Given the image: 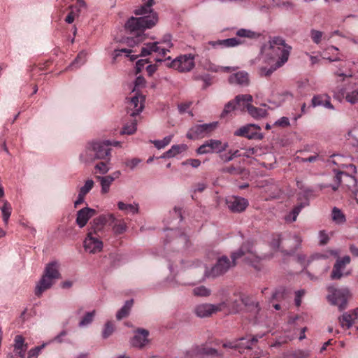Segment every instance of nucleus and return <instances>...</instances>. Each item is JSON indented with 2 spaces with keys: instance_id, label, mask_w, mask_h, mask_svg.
Masks as SVG:
<instances>
[{
  "instance_id": "1",
  "label": "nucleus",
  "mask_w": 358,
  "mask_h": 358,
  "mask_svg": "<svg viewBox=\"0 0 358 358\" xmlns=\"http://www.w3.org/2000/svg\"><path fill=\"white\" fill-rule=\"evenodd\" d=\"M231 261L227 256L220 257L216 264L210 269L205 271V275L208 278H216L226 273L231 268L236 264V260L243 258V261L255 269H260L261 258L256 254L253 244L250 242L245 243L238 250L231 255Z\"/></svg>"
},
{
  "instance_id": "2",
  "label": "nucleus",
  "mask_w": 358,
  "mask_h": 358,
  "mask_svg": "<svg viewBox=\"0 0 358 358\" xmlns=\"http://www.w3.org/2000/svg\"><path fill=\"white\" fill-rule=\"evenodd\" d=\"M154 3V0H147L134 12L136 15H141V17H130L124 25L125 30L136 38V43L144 41L145 38V35L143 34L144 31L153 27L158 22L157 14L152 8Z\"/></svg>"
},
{
  "instance_id": "3",
  "label": "nucleus",
  "mask_w": 358,
  "mask_h": 358,
  "mask_svg": "<svg viewBox=\"0 0 358 358\" xmlns=\"http://www.w3.org/2000/svg\"><path fill=\"white\" fill-rule=\"evenodd\" d=\"M292 48L285 43L281 37H273L268 41V45H264L261 48V54L265 55L269 59L278 57L276 66H282L289 59Z\"/></svg>"
},
{
  "instance_id": "4",
  "label": "nucleus",
  "mask_w": 358,
  "mask_h": 358,
  "mask_svg": "<svg viewBox=\"0 0 358 358\" xmlns=\"http://www.w3.org/2000/svg\"><path fill=\"white\" fill-rule=\"evenodd\" d=\"M327 291L329 294L327 296V299L331 305L337 306L340 311L347 308L348 301L350 296L348 288H336L334 286H329Z\"/></svg>"
},
{
  "instance_id": "5",
  "label": "nucleus",
  "mask_w": 358,
  "mask_h": 358,
  "mask_svg": "<svg viewBox=\"0 0 358 358\" xmlns=\"http://www.w3.org/2000/svg\"><path fill=\"white\" fill-rule=\"evenodd\" d=\"M236 101L239 106H241V103L243 102V108H241V110H243L246 108L248 113L255 119L263 118L267 115L266 109L257 108L251 104L253 98L250 94L237 95L236 96Z\"/></svg>"
},
{
  "instance_id": "6",
  "label": "nucleus",
  "mask_w": 358,
  "mask_h": 358,
  "mask_svg": "<svg viewBox=\"0 0 358 358\" xmlns=\"http://www.w3.org/2000/svg\"><path fill=\"white\" fill-rule=\"evenodd\" d=\"M217 122H213L208 124L194 125L187 133V137L189 139H196L207 136L217 128Z\"/></svg>"
},
{
  "instance_id": "7",
  "label": "nucleus",
  "mask_w": 358,
  "mask_h": 358,
  "mask_svg": "<svg viewBox=\"0 0 358 358\" xmlns=\"http://www.w3.org/2000/svg\"><path fill=\"white\" fill-rule=\"evenodd\" d=\"M228 307L227 302H222L217 304L202 303L196 306L194 313L197 317H206L219 311L225 310Z\"/></svg>"
},
{
  "instance_id": "8",
  "label": "nucleus",
  "mask_w": 358,
  "mask_h": 358,
  "mask_svg": "<svg viewBox=\"0 0 358 358\" xmlns=\"http://www.w3.org/2000/svg\"><path fill=\"white\" fill-rule=\"evenodd\" d=\"M228 146L227 143H222L220 140L210 139L197 148L196 153L199 155L213 152L220 153L226 150Z\"/></svg>"
},
{
  "instance_id": "9",
  "label": "nucleus",
  "mask_w": 358,
  "mask_h": 358,
  "mask_svg": "<svg viewBox=\"0 0 358 358\" xmlns=\"http://www.w3.org/2000/svg\"><path fill=\"white\" fill-rule=\"evenodd\" d=\"M194 57L191 54L183 55L176 57L171 66L180 72L190 71L194 67Z\"/></svg>"
},
{
  "instance_id": "10",
  "label": "nucleus",
  "mask_w": 358,
  "mask_h": 358,
  "mask_svg": "<svg viewBox=\"0 0 358 358\" xmlns=\"http://www.w3.org/2000/svg\"><path fill=\"white\" fill-rule=\"evenodd\" d=\"M351 262L350 256L345 255L342 258H337L336 263L334 265L330 277L332 280H340L343 276H348L350 275V271L343 273L345 266L349 264Z\"/></svg>"
},
{
  "instance_id": "11",
  "label": "nucleus",
  "mask_w": 358,
  "mask_h": 358,
  "mask_svg": "<svg viewBox=\"0 0 358 358\" xmlns=\"http://www.w3.org/2000/svg\"><path fill=\"white\" fill-rule=\"evenodd\" d=\"M145 96L136 94L127 103V113L132 117L138 115L144 108Z\"/></svg>"
},
{
  "instance_id": "12",
  "label": "nucleus",
  "mask_w": 358,
  "mask_h": 358,
  "mask_svg": "<svg viewBox=\"0 0 358 358\" xmlns=\"http://www.w3.org/2000/svg\"><path fill=\"white\" fill-rule=\"evenodd\" d=\"M85 251L90 253H97L103 248V242L100 240L96 234L90 231L84 241Z\"/></svg>"
},
{
  "instance_id": "13",
  "label": "nucleus",
  "mask_w": 358,
  "mask_h": 358,
  "mask_svg": "<svg viewBox=\"0 0 358 358\" xmlns=\"http://www.w3.org/2000/svg\"><path fill=\"white\" fill-rule=\"evenodd\" d=\"M225 201L228 208L233 213L243 212L249 205L246 199L238 196H227Z\"/></svg>"
},
{
  "instance_id": "14",
  "label": "nucleus",
  "mask_w": 358,
  "mask_h": 358,
  "mask_svg": "<svg viewBox=\"0 0 358 358\" xmlns=\"http://www.w3.org/2000/svg\"><path fill=\"white\" fill-rule=\"evenodd\" d=\"M260 127L250 124L243 126L234 132V135L237 136H244L249 139H262L263 136L259 132Z\"/></svg>"
},
{
  "instance_id": "15",
  "label": "nucleus",
  "mask_w": 358,
  "mask_h": 358,
  "mask_svg": "<svg viewBox=\"0 0 358 358\" xmlns=\"http://www.w3.org/2000/svg\"><path fill=\"white\" fill-rule=\"evenodd\" d=\"M96 159H106L110 155L111 143L109 141L92 142Z\"/></svg>"
},
{
  "instance_id": "16",
  "label": "nucleus",
  "mask_w": 358,
  "mask_h": 358,
  "mask_svg": "<svg viewBox=\"0 0 358 358\" xmlns=\"http://www.w3.org/2000/svg\"><path fill=\"white\" fill-rule=\"evenodd\" d=\"M149 331L146 329H138L131 341L133 347L143 348L148 343Z\"/></svg>"
},
{
  "instance_id": "17",
  "label": "nucleus",
  "mask_w": 358,
  "mask_h": 358,
  "mask_svg": "<svg viewBox=\"0 0 358 358\" xmlns=\"http://www.w3.org/2000/svg\"><path fill=\"white\" fill-rule=\"evenodd\" d=\"M96 214L94 209L85 207L77 213L76 223L79 227H84L87 223L88 220Z\"/></svg>"
},
{
  "instance_id": "18",
  "label": "nucleus",
  "mask_w": 358,
  "mask_h": 358,
  "mask_svg": "<svg viewBox=\"0 0 358 358\" xmlns=\"http://www.w3.org/2000/svg\"><path fill=\"white\" fill-rule=\"evenodd\" d=\"M15 358H24L25 352L27 350V344L24 342V338L21 335H17L14 339L13 345Z\"/></svg>"
},
{
  "instance_id": "19",
  "label": "nucleus",
  "mask_w": 358,
  "mask_h": 358,
  "mask_svg": "<svg viewBox=\"0 0 358 358\" xmlns=\"http://www.w3.org/2000/svg\"><path fill=\"white\" fill-rule=\"evenodd\" d=\"M228 81L231 85L247 86L250 82L249 75L246 71H238L229 76Z\"/></svg>"
},
{
  "instance_id": "20",
  "label": "nucleus",
  "mask_w": 358,
  "mask_h": 358,
  "mask_svg": "<svg viewBox=\"0 0 358 358\" xmlns=\"http://www.w3.org/2000/svg\"><path fill=\"white\" fill-rule=\"evenodd\" d=\"M56 280L43 274L41 280L37 283L35 288V294L40 296L43 292L50 289L55 283Z\"/></svg>"
},
{
  "instance_id": "21",
  "label": "nucleus",
  "mask_w": 358,
  "mask_h": 358,
  "mask_svg": "<svg viewBox=\"0 0 358 358\" xmlns=\"http://www.w3.org/2000/svg\"><path fill=\"white\" fill-rule=\"evenodd\" d=\"M115 221V217L113 214H109L108 215H100L98 217L93 220L92 222V227L94 229V232L96 234L97 231H99L102 229L103 227L107 223L114 222Z\"/></svg>"
},
{
  "instance_id": "22",
  "label": "nucleus",
  "mask_w": 358,
  "mask_h": 358,
  "mask_svg": "<svg viewBox=\"0 0 358 358\" xmlns=\"http://www.w3.org/2000/svg\"><path fill=\"white\" fill-rule=\"evenodd\" d=\"M243 41L237 38H230L223 40H218L217 41H210L209 44L215 48L218 45L223 47H236L243 43Z\"/></svg>"
},
{
  "instance_id": "23",
  "label": "nucleus",
  "mask_w": 358,
  "mask_h": 358,
  "mask_svg": "<svg viewBox=\"0 0 358 358\" xmlns=\"http://www.w3.org/2000/svg\"><path fill=\"white\" fill-rule=\"evenodd\" d=\"M59 264L57 262H51L46 265L43 274L55 280L59 279L61 275L59 272Z\"/></svg>"
},
{
  "instance_id": "24",
  "label": "nucleus",
  "mask_w": 358,
  "mask_h": 358,
  "mask_svg": "<svg viewBox=\"0 0 358 358\" xmlns=\"http://www.w3.org/2000/svg\"><path fill=\"white\" fill-rule=\"evenodd\" d=\"M80 158L85 163L91 162L96 159V155H94V149L92 146V142L87 145L84 151L80 154Z\"/></svg>"
},
{
  "instance_id": "25",
  "label": "nucleus",
  "mask_w": 358,
  "mask_h": 358,
  "mask_svg": "<svg viewBox=\"0 0 358 358\" xmlns=\"http://www.w3.org/2000/svg\"><path fill=\"white\" fill-rule=\"evenodd\" d=\"M172 37L170 34H165L161 41H159V45L162 44L164 46H160L159 56L164 57L168 52H170V49L173 47L171 42Z\"/></svg>"
},
{
  "instance_id": "26",
  "label": "nucleus",
  "mask_w": 358,
  "mask_h": 358,
  "mask_svg": "<svg viewBox=\"0 0 358 358\" xmlns=\"http://www.w3.org/2000/svg\"><path fill=\"white\" fill-rule=\"evenodd\" d=\"M355 321L350 312H345L338 317V322L343 329H349L355 323Z\"/></svg>"
},
{
  "instance_id": "27",
  "label": "nucleus",
  "mask_w": 358,
  "mask_h": 358,
  "mask_svg": "<svg viewBox=\"0 0 358 358\" xmlns=\"http://www.w3.org/2000/svg\"><path fill=\"white\" fill-rule=\"evenodd\" d=\"M159 42H153L145 43L141 49V56L145 57L150 55L152 52H157L159 55L160 46Z\"/></svg>"
},
{
  "instance_id": "28",
  "label": "nucleus",
  "mask_w": 358,
  "mask_h": 358,
  "mask_svg": "<svg viewBox=\"0 0 358 358\" xmlns=\"http://www.w3.org/2000/svg\"><path fill=\"white\" fill-rule=\"evenodd\" d=\"M331 216L332 221L336 224L341 225L346 222L345 214L337 207L332 208Z\"/></svg>"
},
{
  "instance_id": "29",
  "label": "nucleus",
  "mask_w": 358,
  "mask_h": 358,
  "mask_svg": "<svg viewBox=\"0 0 358 358\" xmlns=\"http://www.w3.org/2000/svg\"><path fill=\"white\" fill-rule=\"evenodd\" d=\"M187 149V146L185 144L173 145L168 151L164 154L162 157H173L180 153L186 151Z\"/></svg>"
},
{
  "instance_id": "30",
  "label": "nucleus",
  "mask_w": 358,
  "mask_h": 358,
  "mask_svg": "<svg viewBox=\"0 0 358 358\" xmlns=\"http://www.w3.org/2000/svg\"><path fill=\"white\" fill-rule=\"evenodd\" d=\"M0 209L2 213L3 221L7 224L12 212L11 206L7 201L3 200L0 201Z\"/></svg>"
},
{
  "instance_id": "31",
  "label": "nucleus",
  "mask_w": 358,
  "mask_h": 358,
  "mask_svg": "<svg viewBox=\"0 0 358 358\" xmlns=\"http://www.w3.org/2000/svg\"><path fill=\"white\" fill-rule=\"evenodd\" d=\"M236 34L240 38H247L249 39H257L261 36L259 32L248 29H240L236 31Z\"/></svg>"
},
{
  "instance_id": "32",
  "label": "nucleus",
  "mask_w": 358,
  "mask_h": 358,
  "mask_svg": "<svg viewBox=\"0 0 358 358\" xmlns=\"http://www.w3.org/2000/svg\"><path fill=\"white\" fill-rule=\"evenodd\" d=\"M133 303L134 301L132 299L127 301L122 308L117 313V320H121L122 319L127 317L130 313Z\"/></svg>"
},
{
  "instance_id": "33",
  "label": "nucleus",
  "mask_w": 358,
  "mask_h": 358,
  "mask_svg": "<svg viewBox=\"0 0 358 358\" xmlns=\"http://www.w3.org/2000/svg\"><path fill=\"white\" fill-rule=\"evenodd\" d=\"M96 179L100 182L101 187V194H106L109 192L110 186L113 182L110 176H96Z\"/></svg>"
},
{
  "instance_id": "34",
  "label": "nucleus",
  "mask_w": 358,
  "mask_h": 358,
  "mask_svg": "<svg viewBox=\"0 0 358 358\" xmlns=\"http://www.w3.org/2000/svg\"><path fill=\"white\" fill-rule=\"evenodd\" d=\"M310 355L309 350L298 349L287 352L284 358H308Z\"/></svg>"
},
{
  "instance_id": "35",
  "label": "nucleus",
  "mask_w": 358,
  "mask_h": 358,
  "mask_svg": "<svg viewBox=\"0 0 358 358\" xmlns=\"http://www.w3.org/2000/svg\"><path fill=\"white\" fill-rule=\"evenodd\" d=\"M117 207L120 210H127L132 214H137L139 210L138 204L136 203L133 204H126L122 201H119L117 203Z\"/></svg>"
},
{
  "instance_id": "36",
  "label": "nucleus",
  "mask_w": 358,
  "mask_h": 358,
  "mask_svg": "<svg viewBox=\"0 0 358 358\" xmlns=\"http://www.w3.org/2000/svg\"><path fill=\"white\" fill-rule=\"evenodd\" d=\"M303 208V205L302 203L295 206L292 210L287 214L285 220L287 222H293L296 220L297 216L299 215V213L301 212V209Z\"/></svg>"
},
{
  "instance_id": "37",
  "label": "nucleus",
  "mask_w": 358,
  "mask_h": 358,
  "mask_svg": "<svg viewBox=\"0 0 358 358\" xmlns=\"http://www.w3.org/2000/svg\"><path fill=\"white\" fill-rule=\"evenodd\" d=\"M114 224L113 226V230L115 234H122L127 230V224L124 220H117L114 222H110V225Z\"/></svg>"
},
{
  "instance_id": "38",
  "label": "nucleus",
  "mask_w": 358,
  "mask_h": 358,
  "mask_svg": "<svg viewBox=\"0 0 358 358\" xmlns=\"http://www.w3.org/2000/svg\"><path fill=\"white\" fill-rule=\"evenodd\" d=\"M96 311L94 310L91 312H87L80 320L78 325L80 327H83L91 324L94 320Z\"/></svg>"
},
{
  "instance_id": "39",
  "label": "nucleus",
  "mask_w": 358,
  "mask_h": 358,
  "mask_svg": "<svg viewBox=\"0 0 358 358\" xmlns=\"http://www.w3.org/2000/svg\"><path fill=\"white\" fill-rule=\"evenodd\" d=\"M243 302L245 303L248 311L251 312L255 315H257L260 310V307L257 301H248V299H243Z\"/></svg>"
},
{
  "instance_id": "40",
  "label": "nucleus",
  "mask_w": 358,
  "mask_h": 358,
  "mask_svg": "<svg viewBox=\"0 0 358 358\" xmlns=\"http://www.w3.org/2000/svg\"><path fill=\"white\" fill-rule=\"evenodd\" d=\"M192 293L194 296L200 297H206L210 295L211 291L206 287L201 285L193 289Z\"/></svg>"
},
{
  "instance_id": "41",
  "label": "nucleus",
  "mask_w": 358,
  "mask_h": 358,
  "mask_svg": "<svg viewBox=\"0 0 358 358\" xmlns=\"http://www.w3.org/2000/svg\"><path fill=\"white\" fill-rule=\"evenodd\" d=\"M173 138V135H169L164 137L162 140H155L152 141V143L155 145V147L157 149H162L168 145Z\"/></svg>"
},
{
  "instance_id": "42",
  "label": "nucleus",
  "mask_w": 358,
  "mask_h": 358,
  "mask_svg": "<svg viewBox=\"0 0 358 358\" xmlns=\"http://www.w3.org/2000/svg\"><path fill=\"white\" fill-rule=\"evenodd\" d=\"M87 57V52L83 51L80 52L75 59V60L72 62V64L69 66V68L73 69V67H78L83 64H85Z\"/></svg>"
},
{
  "instance_id": "43",
  "label": "nucleus",
  "mask_w": 358,
  "mask_h": 358,
  "mask_svg": "<svg viewBox=\"0 0 358 358\" xmlns=\"http://www.w3.org/2000/svg\"><path fill=\"white\" fill-rule=\"evenodd\" d=\"M342 176L345 177V178L348 180V185L350 187H355L356 186V185H357V180H356V178L354 176H350V175H349V174H348L346 173H344V172H341V173H338L336 175V178L338 179L339 182H341Z\"/></svg>"
},
{
  "instance_id": "44",
  "label": "nucleus",
  "mask_w": 358,
  "mask_h": 358,
  "mask_svg": "<svg viewBox=\"0 0 358 358\" xmlns=\"http://www.w3.org/2000/svg\"><path fill=\"white\" fill-rule=\"evenodd\" d=\"M241 106H239L237 103V102L236 101V98L234 100L229 101L224 106V108L222 113V116H224L225 115H227L228 113L234 110L236 105L238 106L239 107H241V109L243 108V102H241Z\"/></svg>"
},
{
  "instance_id": "45",
  "label": "nucleus",
  "mask_w": 358,
  "mask_h": 358,
  "mask_svg": "<svg viewBox=\"0 0 358 358\" xmlns=\"http://www.w3.org/2000/svg\"><path fill=\"white\" fill-rule=\"evenodd\" d=\"M137 121L136 119L132 120L130 124H126L121 131L122 134H133L137 129Z\"/></svg>"
},
{
  "instance_id": "46",
  "label": "nucleus",
  "mask_w": 358,
  "mask_h": 358,
  "mask_svg": "<svg viewBox=\"0 0 358 358\" xmlns=\"http://www.w3.org/2000/svg\"><path fill=\"white\" fill-rule=\"evenodd\" d=\"M94 185V182L92 179H88L85 181L83 186H82L79 189V193L85 196L88 194L90 190L93 188Z\"/></svg>"
},
{
  "instance_id": "47",
  "label": "nucleus",
  "mask_w": 358,
  "mask_h": 358,
  "mask_svg": "<svg viewBox=\"0 0 358 358\" xmlns=\"http://www.w3.org/2000/svg\"><path fill=\"white\" fill-rule=\"evenodd\" d=\"M345 99L351 104L358 103V90H355L346 94Z\"/></svg>"
},
{
  "instance_id": "48",
  "label": "nucleus",
  "mask_w": 358,
  "mask_h": 358,
  "mask_svg": "<svg viewBox=\"0 0 358 358\" xmlns=\"http://www.w3.org/2000/svg\"><path fill=\"white\" fill-rule=\"evenodd\" d=\"M323 36V33L321 31L316 29L310 30V37L313 43L318 45L321 43Z\"/></svg>"
},
{
  "instance_id": "49",
  "label": "nucleus",
  "mask_w": 358,
  "mask_h": 358,
  "mask_svg": "<svg viewBox=\"0 0 358 358\" xmlns=\"http://www.w3.org/2000/svg\"><path fill=\"white\" fill-rule=\"evenodd\" d=\"M329 255L339 257V252L336 250H329L324 254H317L313 256V259H327Z\"/></svg>"
},
{
  "instance_id": "50",
  "label": "nucleus",
  "mask_w": 358,
  "mask_h": 358,
  "mask_svg": "<svg viewBox=\"0 0 358 358\" xmlns=\"http://www.w3.org/2000/svg\"><path fill=\"white\" fill-rule=\"evenodd\" d=\"M324 94L315 95L313 97L311 104L313 107L323 106Z\"/></svg>"
},
{
  "instance_id": "51",
  "label": "nucleus",
  "mask_w": 358,
  "mask_h": 358,
  "mask_svg": "<svg viewBox=\"0 0 358 358\" xmlns=\"http://www.w3.org/2000/svg\"><path fill=\"white\" fill-rule=\"evenodd\" d=\"M114 331V326L110 322H106L103 330L102 336L104 338L110 336Z\"/></svg>"
},
{
  "instance_id": "52",
  "label": "nucleus",
  "mask_w": 358,
  "mask_h": 358,
  "mask_svg": "<svg viewBox=\"0 0 358 358\" xmlns=\"http://www.w3.org/2000/svg\"><path fill=\"white\" fill-rule=\"evenodd\" d=\"M141 160L138 158H133L130 159H127L125 162V165L129 167L130 169H134L140 163Z\"/></svg>"
},
{
  "instance_id": "53",
  "label": "nucleus",
  "mask_w": 358,
  "mask_h": 358,
  "mask_svg": "<svg viewBox=\"0 0 358 358\" xmlns=\"http://www.w3.org/2000/svg\"><path fill=\"white\" fill-rule=\"evenodd\" d=\"M262 336H254L251 339L248 340L246 342H243L241 344L245 349H251L252 345L258 341V339Z\"/></svg>"
},
{
  "instance_id": "54",
  "label": "nucleus",
  "mask_w": 358,
  "mask_h": 358,
  "mask_svg": "<svg viewBox=\"0 0 358 358\" xmlns=\"http://www.w3.org/2000/svg\"><path fill=\"white\" fill-rule=\"evenodd\" d=\"M95 169L101 174H106L109 171L108 164L105 162H100L95 166Z\"/></svg>"
},
{
  "instance_id": "55",
  "label": "nucleus",
  "mask_w": 358,
  "mask_h": 358,
  "mask_svg": "<svg viewBox=\"0 0 358 358\" xmlns=\"http://www.w3.org/2000/svg\"><path fill=\"white\" fill-rule=\"evenodd\" d=\"M182 165H190L193 168H198L201 165V161L198 159H188L182 163Z\"/></svg>"
},
{
  "instance_id": "56",
  "label": "nucleus",
  "mask_w": 358,
  "mask_h": 358,
  "mask_svg": "<svg viewBox=\"0 0 358 358\" xmlns=\"http://www.w3.org/2000/svg\"><path fill=\"white\" fill-rule=\"evenodd\" d=\"M44 347V345L41 346L36 347L33 349H31L28 352V357L27 358H37L38 355H39V352Z\"/></svg>"
},
{
  "instance_id": "57",
  "label": "nucleus",
  "mask_w": 358,
  "mask_h": 358,
  "mask_svg": "<svg viewBox=\"0 0 358 358\" xmlns=\"http://www.w3.org/2000/svg\"><path fill=\"white\" fill-rule=\"evenodd\" d=\"M279 67L276 66V62L275 63L273 66H271L270 69H267L266 68H262L260 69L261 76H269L274 71H275Z\"/></svg>"
},
{
  "instance_id": "58",
  "label": "nucleus",
  "mask_w": 358,
  "mask_h": 358,
  "mask_svg": "<svg viewBox=\"0 0 358 358\" xmlns=\"http://www.w3.org/2000/svg\"><path fill=\"white\" fill-rule=\"evenodd\" d=\"M320 243L321 245H325L328 243L329 237L324 231H320L319 233Z\"/></svg>"
},
{
  "instance_id": "59",
  "label": "nucleus",
  "mask_w": 358,
  "mask_h": 358,
  "mask_svg": "<svg viewBox=\"0 0 358 358\" xmlns=\"http://www.w3.org/2000/svg\"><path fill=\"white\" fill-rule=\"evenodd\" d=\"M285 294V289L284 288H280L279 289H277L274 293L272 294V298L273 299L279 300L281 298H284Z\"/></svg>"
},
{
  "instance_id": "60",
  "label": "nucleus",
  "mask_w": 358,
  "mask_h": 358,
  "mask_svg": "<svg viewBox=\"0 0 358 358\" xmlns=\"http://www.w3.org/2000/svg\"><path fill=\"white\" fill-rule=\"evenodd\" d=\"M275 125L285 127L289 125V120L287 117H282L279 120H278L275 124Z\"/></svg>"
},
{
  "instance_id": "61",
  "label": "nucleus",
  "mask_w": 358,
  "mask_h": 358,
  "mask_svg": "<svg viewBox=\"0 0 358 358\" xmlns=\"http://www.w3.org/2000/svg\"><path fill=\"white\" fill-rule=\"evenodd\" d=\"M131 52H132L131 50L127 49V48L115 50L113 58L116 59L117 57H119L121 55V53H125L127 57H129V55Z\"/></svg>"
},
{
  "instance_id": "62",
  "label": "nucleus",
  "mask_w": 358,
  "mask_h": 358,
  "mask_svg": "<svg viewBox=\"0 0 358 358\" xmlns=\"http://www.w3.org/2000/svg\"><path fill=\"white\" fill-rule=\"evenodd\" d=\"M237 67H231V66H217L215 69H213V71L215 72L223 71V72H229L236 71Z\"/></svg>"
},
{
  "instance_id": "63",
  "label": "nucleus",
  "mask_w": 358,
  "mask_h": 358,
  "mask_svg": "<svg viewBox=\"0 0 358 358\" xmlns=\"http://www.w3.org/2000/svg\"><path fill=\"white\" fill-rule=\"evenodd\" d=\"M238 151L236 150L231 155H227V154L222 155L220 156V157H221L222 160L224 161V162H228L232 160L235 157L238 156Z\"/></svg>"
},
{
  "instance_id": "64",
  "label": "nucleus",
  "mask_w": 358,
  "mask_h": 358,
  "mask_svg": "<svg viewBox=\"0 0 358 358\" xmlns=\"http://www.w3.org/2000/svg\"><path fill=\"white\" fill-rule=\"evenodd\" d=\"M330 99H330V96L329 95L324 94V101L323 106L327 108L334 110V107L331 103Z\"/></svg>"
}]
</instances>
